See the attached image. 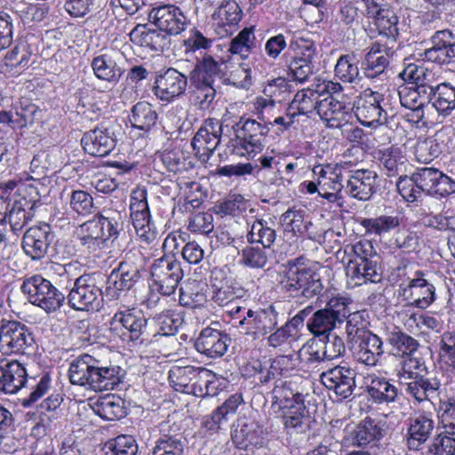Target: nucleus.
<instances>
[{
	"label": "nucleus",
	"mask_w": 455,
	"mask_h": 455,
	"mask_svg": "<svg viewBox=\"0 0 455 455\" xmlns=\"http://www.w3.org/2000/svg\"><path fill=\"white\" fill-rule=\"evenodd\" d=\"M121 369L103 366L93 356L84 354L69 365L68 377L73 385L94 391L113 390L121 382Z\"/></svg>",
	"instance_id": "1"
},
{
	"label": "nucleus",
	"mask_w": 455,
	"mask_h": 455,
	"mask_svg": "<svg viewBox=\"0 0 455 455\" xmlns=\"http://www.w3.org/2000/svg\"><path fill=\"white\" fill-rule=\"evenodd\" d=\"M396 187L403 198L413 203L424 193L446 197L455 193V180L436 168H419L408 178L397 180Z\"/></svg>",
	"instance_id": "2"
},
{
	"label": "nucleus",
	"mask_w": 455,
	"mask_h": 455,
	"mask_svg": "<svg viewBox=\"0 0 455 455\" xmlns=\"http://www.w3.org/2000/svg\"><path fill=\"white\" fill-rule=\"evenodd\" d=\"M272 123H259L254 119L240 118L233 125L235 138L230 139L228 148L231 154L248 158L261 152L267 142Z\"/></svg>",
	"instance_id": "3"
},
{
	"label": "nucleus",
	"mask_w": 455,
	"mask_h": 455,
	"mask_svg": "<svg viewBox=\"0 0 455 455\" xmlns=\"http://www.w3.org/2000/svg\"><path fill=\"white\" fill-rule=\"evenodd\" d=\"M398 275L403 278L399 285L400 295L408 304L418 308L428 307L435 299V288L424 276L425 274L414 266L404 263L397 267Z\"/></svg>",
	"instance_id": "4"
},
{
	"label": "nucleus",
	"mask_w": 455,
	"mask_h": 455,
	"mask_svg": "<svg viewBox=\"0 0 455 455\" xmlns=\"http://www.w3.org/2000/svg\"><path fill=\"white\" fill-rule=\"evenodd\" d=\"M110 328L123 331L124 339L143 347L150 345L158 334L150 329L143 312L134 307L117 311L111 318Z\"/></svg>",
	"instance_id": "5"
},
{
	"label": "nucleus",
	"mask_w": 455,
	"mask_h": 455,
	"mask_svg": "<svg viewBox=\"0 0 455 455\" xmlns=\"http://www.w3.org/2000/svg\"><path fill=\"white\" fill-rule=\"evenodd\" d=\"M20 290L32 305L48 314L60 310L66 301V295L41 275L26 278Z\"/></svg>",
	"instance_id": "6"
},
{
	"label": "nucleus",
	"mask_w": 455,
	"mask_h": 455,
	"mask_svg": "<svg viewBox=\"0 0 455 455\" xmlns=\"http://www.w3.org/2000/svg\"><path fill=\"white\" fill-rule=\"evenodd\" d=\"M143 258L138 250L125 253L118 267L112 270L108 277L106 292L111 299H117L120 292L132 289L141 278Z\"/></svg>",
	"instance_id": "7"
},
{
	"label": "nucleus",
	"mask_w": 455,
	"mask_h": 455,
	"mask_svg": "<svg viewBox=\"0 0 455 455\" xmlns=\"http://www.w3.org/2000/svg\"><path fill=\"white\" fill-rule=\"evenodd\" d=\"M392 92L389 90L376 92L364 90L356 103L355 116L364 126L371 127L387 122V108L390 104Z\"/></svg>",
	"instance_id": "8"
},
{
	"label": "nucleus",
	"mask_w": 455,
	"mask_h": 455,
	"mask_svg": "<svg viewBox=\"0 0 455 455\" xmlns=\"http://www.w3.org/2000/svg\"><path fill=\"white\" fill-rule=\"evenodd\" d=\"M66 299L75 310L98 311L103 301V293L95 275H83L76 278Z\"/></svg>",
	"instance_id": "9"
},
{
	"label": "nucleus",
	"mask_w": 455,
	"mask_h": 455,
	"mask_svg": "<svg viewBox=\"0 0 455 455\" xmlns=\"http://www.w3.org/2000/svg\"><path fill=\"white\" fill-rule=\"evenodd\" d=\"M288 291L300 292L309 299L321 293L323 283L319 275L310 268L300 266V259L290 260L282 280Z\"/></svg>",
	"instance_id": "10"
},
{
	"label": "nucleus",
	"mask_w": 455,
	"mask_h": 455,
	"mask_svg": "<svg viewBox=\"0 0 455 455\" xmlns=\"http://www.w3.org/2000/svg\"><path fill=\"white\" fill-rule=\"evenodd\" d=\"M290 49L293 56L288 64V75L293 81L304 84L315 71V44L311 39L297 36L290 42Z\"/></svg>",
	"instance_id": "11"
},
{
	"label": "nucleus",
	"mask_w": 455,
	"mask_h": 455,
	"mask_svg": "<svg viewBox=\"0 0 455 455\" xmlns=\"http://www.w3.org/2000/svg\"><path fill=\"white\" fill-rule=\"evenodd\" d=\"M183 275L181 263L173 256L155 259L150 267L152 287L164 296L175 292Z\"/></svg>",
	"instance_id": "12"
},
{
	"label": "nucleus",
	"mask_w": 455,
	"mask_h": 455,
	"mask_svg": "<svg viewBox=\"0 0 455 455\" xmlns=\"http://www.w3.org/2000/svg\"><path fill=\"white\" fill-rule=\"evenodd\" d=\"M278 315L273 305L257 310L248 309L239 322L241 331L253 339L263 338L277 327Z\"/></svg>",
	"instance_id": "13"
},
{
	"label": "nucleus",
	"mask_w": 455,
	"mask_h": 455,
	"mask_svg": "<svg viewBox=\"0 0 455 455\" xmlns=\"http://www.w3.org/2000/svg\"><path fill=\"white\" fill-rule=\"evenodd\" d=\"M148 19L167 36L180 35L188 24V19L182 10L172 4L154 6L148 13Z\"/></svg>",
	"instance_id": "14"
},
{
	"label": "nucleus",
	"mask_w": 455,
	"mask_h": 455,
	"mask_svg": "<svg viewBox=\"0 0 455 455\" xmlns=\"http://www.w3.org/2000/svg\"><path fill=\"white\" fill-rule=\"evenodd\" d=\"M307 382L298 375L286 380H276L272 391L273 406H276L278 410L301 407L305 404L304 383Z\"/></svg>",
	"instance_id": "15"
},
{
	"label": "nucleus",
	"mask_w": 455,
	"mask_h": 455,
	"mask_svg": "<svg viewBox=\"0 0 455 455\" xmlns=\"http://www.w3.org/2000/svg\"><path fill=\"white\" fill-rule=\"evenodd\" d=\"M33 344V335L26 325L16 321L0 323V351L25 354Z\"/></svg>",
	"instance_id": "16"
},
{
	"label": "nucleus",
	"mask_w": 455,
	"mask_h": 455,
	"mask_svg": "<svg viewBox=\"0 0 455 455\" xmlns=\"http://www.w3.org/2000/svg\"><path fill=\"white\" fill-rule=\"evenodd\" d=\"M222 124L216 118H207L194 136L191 145L202 162H207L220 142Z\"/></svg>",
	"instance_id": "17"
},
{
	"label": "nucleus",
	"mask_w": 455,
	"mask_h": 455,
	"mask_svg": "<svg viewBox=\"0 0 455 455\" xmlns=\"http://www.w3.org/2000/svg\"><path fill=\"white\" fill-rule=\"evenodd\" d=\"M219 322H212L210 326L204 328L195 342L196 351L209 358H218L224 355L229 346L230 338L220 331Z\"/></svg>",
	"instance_id": "18"
},
{
	"label": "nucleus",
	"mask_w": 455,
	"mask_h": 455,
	"mask_svg": "<svg viewBox=\"0 0 455 455\" xmlns=\"http://www.w3.org/2000/svg\"><path fill=\"white\" fill-rule=\"evenodd\" d=\"M355 371L347 365H336L323 371L320 380L329 390H332L340 399L348 398L355 388Z\"/></svg>",
	"instance_id": "19"
},
{
	"label": "nucleus",
	"mask_w": 455,
	"mask_h": 455,
	"mask_svg": "<svg viewBox=\"0 0 455 455\" xmlns=\"http://www.w3.org/2000/svg\"><path fill=\"white\" fill-rule=\"evenodd\" d=\"M187 86L188 76L176 68H169L156 77L153 92L160 100L171 102L183 95Z\"/></svg>",
	"instance_id": "20"
},
{
	"label": "nucleus",
	"mask_w": 455,
	"mask_h": 455,
	"mask_svg": "<svg viewBox=\"0 0 455 455\" xmlns=\"http://www.w3.org/2000/svg\"><path fill=\"white\" fill-rule=\"evenodd\" d=\"M408 422V447L417 451L433 434L435 428V417L431 411H417L411 414Z\"/></svg>",
	"instance_id": "21"
},
{
	"label": "nucleus",
	"mask_w": 455,
	"mask_h": 455,
	"mask_svg": "<svg viewBox=\"0 0 455 455\" xmlns=\"http://www.w3.org/2000/svg\"><path fill=\"white\" fill-rule=\"evenodd\" d=\"M431 43L432 46L424 52L427 60L441 65L455 61V38L450 30L436 31Z\"/></svg>",
	"instance_id": "22"
},
{
	"label": "nucleus",
	"mask_w": 455,
	"mask_h": 455,
	"mask_svg": "<svg viewBox=\"0 0 455 455\" xmlns=\"http://www.w3.org/2000/svg\"><path fill=\"white\" fill-rule=\"evenodd\" d=\"M28 382L27 370L17 360L0 358V392L16 394Z\"/></svg>",
	"instance_id": "23"
},
{
	"label": "nucleus",
	"mask_w": 455,
	"mask_h": 455,
	"mask_svg": "<svg viewBox=\"0 0 455 455\" xmlns=\"http://www.w3.org/2000/svg\"><path fill=\"white\" fill-rule=\"evenodd\" d=\"M53 235L49 225L35 226L23 235L22 248L33 260L43 259L47 253Z\"/></svg>",
	"instance_id": "24"
},
{
	"label": "nucleus",
	"mask_w": 455,
	"mask_h": 455,
	"mask_svg": "<svg viewBox=\"0 0 455 455\" xmlns=\"http://www.w3.org/2000/svg\"><path fill=\"white\" fill-rule=\"evenodd\" d=\"M81 144L87 154L103 157L115 149L116 139L109 129L95 128L84 134Z\"/></svg>",
	"instance_id": "25"
},
{
	"label": "nucleus",
	"mask_w": 455,
	"mask_h": 455,
	"mask_svg": "<svg viewBox=\"0 0 455 455\" xmlns=\"http://www.w3.org/2000/svg\"><path fill=\"white\" fill-rule=\"evenodd\" d=\"M378 175L369 169L350 171L346 185V192L350 196L361 201L369 200L375 192Z\"/></svg>",
	"instance_id": "26"
},
{
	"label": "nucleus",
	"mask_w": 455,
	"mask_h": 455,
	"mask_svg": "<svg viewBox=\"0 0 455 455\" xmlns=\"http://www.w3.org/2000/svg\"><path fill=\"white\" fill-rule=\"evenodd\" d=\"M384 355V343L376 334L368 331L359 335V342L354 352L355 359L362 364L375 367Z\"/></svg>",
	"instance_id": "27"
},
{
	"label": "nucleus",
	"mask_w": 455,
	"mask_h": 455,
	"mask_svg": "<svg viewBox=\"0 0 455 455\" xmlns=\"http://www.w3.org/2000/svg\"><path fill=\"white\" fill-rule=\"evenodd\" d=\"M448 133L440 130L433 136L419 140L415 146V156L419 162L428 164L437 158L441 154L449 150Z\"/></svg>",
	"instance_id": "28"
},
{
	"label": "nucleus",
	"mask_w": 455,
	"mask_h": 455,
	"mask_svg": "<svg viewBox=\"0 0 455 455\" xmlns=\"http://www.w3.org/2000/svg\"><path fill=\"white\" fill-rule=\"evenodd\" d=\"M130 216L137 236L147 244L157 237V231L151 220L148 201L130 206Z\"/></svg>",
	"instance_id": "29"
},
{
	"label": "nucleus",
	"mask_w": 455,
	"mask_h": 455,
	"mask_svg": "<svg viewBox=\"0 0 455 455\" xmlns=\"http://www.w3.org/2000/svg\"><path fill=\"white\" fill-rule=\"evenodd\" d=\"M263 434V427L256 420L242 419L232 431V440L239 449H246L249 445L261 446Z\"/></svg>",
	"instance_id": "30"
},
{
	"label": "nucleus",
	"mask_w": 455,
	"mask_h": 455,
	"mask_svg": "<svg viewBox=\"0 0 455 455\" xmlns=\"http://www.w3.org/2000/svg\"><path fill=\"white\" fill-rule=\"evenodd\" d=\"M212 15L214 24L221 29L218 33L232 34L242 19V10L235 0L221 1Z\"/></svg>",
	"instance_id": "31"
},
{
	"label": "nucleus",
	"mask_w": 455,
	"mask_h": 455,
	"mask_svg": "<svg viewBox=\"0 0 455 455\" xmlns=\"http://www.w3.org/2000/svg\"><path fill=\"white\" fill-rule=\"evenodd\" d=\"M367 379V393L374 403L389 404L399 399L401 393L390 379L376 374L369 375Z\"/></svg>",
	"instance_id": "32"
},
{
	"label": "nucleus",
	"mask_w": 455,
	"mask_h": 455,
	"mask_svg": "<svg viewBox=\"0 0 455 455\" xmlns=\"http://www.w3.org/2000/svg\"><path fill=\"white\" fill-rule=\"evenodd\" d=\"M202 367L172 366L169 371V382L174 390L196 396Z\"/></svg>",
	"instance_id": "33"
},
{
	"label": "nucleus",
	"mask_w": 455,
	"mask_h": 455,
	"mask_svg": "<svg viewBox=\"0 0 455 455\" xmlns=\"http://www.w3.org/2000/svg\"><path fill=\"white\" fill-rule=\"evenodd\" d=\"M428 101L440 116H448L455 110V86L443 82L428 87Z\"/></svg>",
	"instance_id": "34"
},
{
	"label": "nucleus",
	"mask_w": 455,
	"mask_h": 455,
	"mask_svg": "<svg viewBox=\"0 0 455 455\" xmlns=\"http://www.w3.org/2000/svg\"><path fill=\"white\" fill-rule=\"evenodd\" d=\"M346 271L353 286L377 283L382 278L375 260H347Z\"/></svg>",
	"instance_id": "35"
},
{
	"label": "nucleus",
	"mask_w": 455,
	"mask_h": 455,
	"mask_svg": "<svg viewBox=\"0 0 455 455\" xmlns=\"http://www.w3.org/2000/svg\"><path fill=\"white\" fill-rule=\"evenodd\" d=\"M129 36L134 44L154 51H162L169 44V38L164 33L158 28H150L147 24L136 25Z\"/></svg>",
	"instance_id": "36"
},
{
	"label": "nucleus",
	"mask_w": 455,
	"mask_h": 455,
	"mask_svg": "<svg viewBox=\"0 0 455 455\" xmlns=\"http://www.w3.org/2000/svg\"><path fill=\"white\" fill-rule=\"evenodd\" d=\"M318 104L317 114L328 127L338 128L347 122L348 108L344 102L329 96L321 100Z\"/></svg>",
	"instance_id": "37"
},
{
	"label": "nucleus",
	"mask_w": 455,
	"mask_h": 455,
	"mask_svg": "<svg viewBox=\"0 0 455 455\" xmlns=\"http://www.w3.org/2000/svg\"><path fill=\"white\" fill-rule=\"evenodd\" d=\"M383 436V429L377 421L365 419L350 431L346 440L354 446L366 447L374 444Z\"/></svg>",
	"instance_id": "38"
},
{
	"label": "nucleus",
	"mask_w": 455,
	"mask_h": 455,
	"mask_svg": "<svg viewBox=\"0 0 455 455\" xmlns=\"http://www.w3.org/2000/svg\"><path fill=\"white\" fill-rule=\"evenodd\" d=\"M401 384L404 386L406 394L418 403L429 401L431 396L437 394L441 387L438 379L428 378L427 375L401 381Z\"/></svg>",
	"instance_id": "39"
},
{
	"label": "nucleus",
	"mask_w": 455,
	"mask_h": 455,
	"mask_svg": "<svg viewBox=\"0 0 455 455\" xmlns=\"http://www.w3.org/2000/svg\"><path fill=\"white\" fill-rule=\"evenodd\" d=\"M91 66L98 79L112 84H116L124 72V70L117 65L114 56L109 53L94 57Z\"/></svg>",
	"instance_id": "40"
},
{
	"label": "nucleus",
	"mask_w": 455,
	"mask_h": 455,
	"mask_svg": "<svg viewBox=\"0 0 455 455\" xmlns=\"http://www.w3.org/2000/svg\"><path fill=\"white\" fill-rule=\"evenodd\" d=\"M421 93L424 92L419 86L405 85L401 86L397 92L394 89L392 95H397L401 105L411 110L412 118L420 122L424 119V100Z\"/></svg>",
	"instance_id": "41"
},
{
	"label": "nucleus",
	"mask_w": 455,
	"mask_h": 455,
	"mask_svg": "<svg viewBox=\"0 0 455 455\" xmlns=\"http://www.w3.org/2000/svg\"><path fill=\"white\" fill-rule=\"evenodd\" d=\"M379 164L388 177L398 176V180L408 178L406 172L409 171L411 164L398 148L384 151L379 158Z\"/></svg>",
	"instance_id": "42"
},
{
	"label": "nucleus",
	"mask_w": 455,
	"mask_h": 455,
	"mask_svg": "<svg viewBox=\"0 0 455 455\" xmlns=\"http://www.w3.org/2000/svg\"><path fill=\"white\" fill-rule=\"evenodd\" d=\"M389 64V59L383 45L374 43L365 54L363 70L367 78H376L382 75Z\"/></svg>",
	"instance_id": "43"
},
{
	"label": "nucleus",
	"mask_w": 455,
	"mask_h": 455,
	"mask_svg": "<svg viewBox=\"0 0 455 455\" xmlns=\"http://www.w3.org/2000/svg\"><path fill=\"white\" fill-rule=\"evenodd\" d=\"M221 63L216 60L212 55L204 54L197 60L195 67L189 73L191 84L214 83L215 77L221 72Z\"/></svg>",
	"instance_id": "44"
},
{
	"label": "nucleus",
	"mask_w": 455,
	"mask_h": 455,
	"mask_svg": "<svg viewBox=\"0 0 455 455\" xmlns=\"http://www.w3.org/2000/svg\"><path fill=\"white\" fill-rule=\"evenodd\" d=\"M320 98V85L316 88L307 87L296 92L290 103L289 110H292L297 116L308 115L318 109Z\"/></svg>",
	"instance_id": "45"
},
{
	"label": "nucleus",
	"mask_w": 455,
	"mask_h": 455,
	"mask_svg": "<svg viewBox=\"0 0 455 455\" xmlns=\"http://www.w3.org/2000/svg\"><path fill=\"white\" fill-rule=\"evenodd\" d=\"M158 116L154 107L147 101L137 102L131 109L129 121L132 127L149 131L157 122Z\"/></svg>",
	"instance_id": "46"
},
{
	"label": "nucleus",
	"mask_w": 455,
	"mask_h": 455,
	"mask_svg": "<svg viewBox=\"0 0 455 455\" xmlns=\"http://www.w3.org/2000/svg\"><path fill=\"white\" fill-rule=\"evenodd\" d=\"M428 370L424 358L416 352L404 356L400 362L397 377L401 381L427 375Z\"/></svg>",
	"instance_id": "47"
},
{
	"label": "nucleus",
	"mask_w": 455,
	"mask_h": 455,
	"mask_svg": "<svg viewBox=\"0 0 455 455\" xmlns=\"http://www.w3.org/2000/svg\"><path fill=\"white\" fill-rule=\"evenodd\" d=\"M28 61L29 54L25 47L15 46L6 53L1 61L0 72L9 76L18 75L24 68L28 67Z\"/></svg>",
	"instance_id": "48"
},
{
	"label": "nucleus",
	"mask_w": 455,
	"mask_h": 455,
	"mask_svg": "<svg viewBox=\"0 0 455 455\" xmlns=\"http://www.w3.org/2000/svg\"><path fill=\"white\" fill-rule=\"evenodd\" d=\"M225 386L226 380L223 378L202 367L197 382V389L196 390V396H215Z\"/></svg>",
	"instance_id": "49"
},
{
	"label": "nucleus",
	"mask_w": 455,
	"mask_h": 455,
	"mask_svg": "<svg viewBox=\"0 0 455 455\" xmlns=\"http://www.w3.org/2000/svg\"><path fill=\"white\" fill-rule=\"evenodd\" d=\"M337 323L332 315L323 308L313 313L307 323V328L314 338L325 337L331 334Z\"/></svg>",
	"instance_id": "50"
},
{
	"label": "nucleus",
	"mask_w": 455,
	"mask_h": 455,
	"mask_svg": "<svg viewBox=\"0 0 455 455\" xmlns=\"http://www.w3.org/2000/svg\"><path fill=\"white\" fill-rule=\"evenodd\" d=\"M402 219L398 215H380L376 218L363 219L361 225L366 233L381 236L398 228Z\"/></svg>",
	"instance_id": "51"
},
{
	"label": "nucleus",
	"mask_w": 455,
	"mask_h": 455,
	"mask_svg": "<svg viewBox=\"0 0 455 455\" xmlns=\"http://www.w3.org/2000/svg\"><path fill=\"white\" fill-rule=\"evenodd\" d=\"M124 403L116 395H108L101 397L96 403V412L107 420L119 419L125 415Z\"/></svg>",
	"instance_id": "52"
},
{
	"label": "nucleus",
	"mask_w": 455,
	"mask_h": 455,
	"mask_svg": "<svg viewBox=\"0 0 455 455\" xmlns=\"http://www.w3.org/2000/svg\"><path fill=\"white\" fill-rule=\"evenodd\" d=\"M358 60L354 53L341 55L335 65L334 75L343 83L353 84L360 79Z\"/></svg>",
	"instance_id": "53"
},
{
	"label": "nucleus",
	"mask_w": 455,
	"mask_h": 455,
	"mask_svg": "<svg viewBox=\"0 0 455 455\" xmlns=\"http://www.w3.org/2000/svg\"><path fill=\"white\" fill-rule=\"evenodd\" d=\"M314 179L317 181L320 189H330L341 191L343 188L342 180L335 168L331 164H318L312 169Z\"/></svg>",
	"instance_id": "54"
},
{
	"label": "nucleus",
	"mask_w": 455,
	"mask_h": 455,
	"mask_svg": "<svg viewBox=\"0 0 455 455\" xmlns=\"http://www.w3.org/2000/svg\"><path fill=\"white\" fill-rule=\"evenodd\" d=\"M276 238V233L274 228V222H268L264 220L254 221L248 233V240L251 243H259L262 247L270 249Z\"/></svg>",
	"instance_id": "55"
},
{
	"label": "nucleus",
	"mask_w": 455,
	"mask_h": 455,
	"mask_svg": "<svg viewBox=\"0 0 455 455\" xmlns=\"http://www.w3.org/2000/svg\"><path fill=\"white\" fill-rule=\"evenodd\" d=\"M255 40L254 28H244L230 41L228 52L246 59L255 47Z\"/></svg>",
	"instance_id": "56"
},
{
	"label": "nucleus",
	"mask_w": 455,
	"mask_h": 455,
	"mask_svg": "<svg viewBox=\"0 0 455 455\" xmlns=\"http://www.w3.org/2000/svg\"><path fill=\"white\" fill-rule=\"evenodd\" d=\"M398 16L395 12L387 8L373 21L379 34L395 42L399 36Z\"/></svg>",
	"instance_id": "57"
},
{
	"label": "nucleus",
	"mask_w": 455,
	"mask_h": 455,
	"mask_svg": "<svg viewBox=\"0 0 455 455\" xmlns=\"http://www.w3.org/2000/svg\"><path fill=\"white\" fill-rule=\"evenodd\" d=\"M431 73L428 70L414 63L408 64L403 70L400 73V77L413 86H419L424 94L427 92L428 87L432 84H429Z\"/></svg>",
	"instance_id": "58"
},
{
	"label": "nucleus",
	"mask_w": 455,
	"mask_h": 455,
	"mask_svg": "<svg viewBox=\"0 0 455 455\" xmlns=\"http://www.w3.org/2000/svg\"><path fill=\"white\" fill-rule=\"evenodd\" d=\"M206 301L204 293L196 280H188L180 288V303L187 307H197Z\"/></svg>",
	"instance_id": "59"
},
{
	"label": "nucleus",
	"mask_w": 455,
	"mask_h": 455,
	"mask_svg": "<svg viewBox=\"0 0 455 455\" xmlns=\"http://www.w3.org/2000/svg\"><path fill=\"white\" fill-rule=\"evenodd\" d=\"M268 249L256 246H246L240 252L239 263L251 268H263L268 261Z\"/></svg>",
	"instance_id": "60"
},
{
	"label": "nucleus",
	"mask_w": 455,
	"mask_h": 455,
	"mask_svg": "<svg viewBox=\"0 0 455 455\" xmlns=\"http://www.w3.org/2000/svg\"><path fill=\"white\" fill-rule=\"evenodd\" d=\"M387 343L403 357L418 350V340L400 330H394L387 336Z\"/></svg>",
	"instance_id": "61"
},
{
	"label": "nucleus",
	"mask_w": 455,
	"mask_h": 455,
	"mask_svg": "<svg viewBox=\"0 0 455 455\" xmlns=\"http://www.w3.org/2000/svg\"><path fill=\"white\" fill-rule=\"evenodd\" d=\"M428 455H455V435L441 430L427 446Z\"/></svg>",
	"instance_id": "62"
},
{
	"label": "nucleus",
	"mask_w": 455,
	"mask_h": 455,
	"mask_svg": "<svg viewBox=\"0 0 455 455\" xmlns=\"http://www.w3.org/2000/svg\"><path fill=\"white\" fill-rule=\"evenodd\" d=\"M246 291L239 284H224L213 291L212 300L220 307L233 306L244 297Z\"/></svg>",
	"instance_id": "63"
},
{
	"label": "nucleus",
	"mask_w": 455,
	"mask_h": 455,
	"mask_svg": "<svg viewBox=\"0 0 455 455\" xmlns=\"http://www.w3.org/2000/svg\"><path fill=\"white\" fill-rule=\"evenodd\" d=\"M105 455H137L138 444L132 435H122L106 443Z\"/></svg>",
	"instance_id": "64"
}]
</instances>
